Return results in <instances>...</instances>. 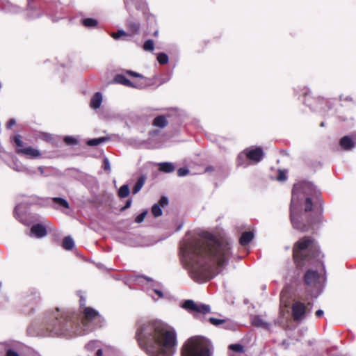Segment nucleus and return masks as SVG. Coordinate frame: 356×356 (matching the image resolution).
<instances>
[{
  "label": "nucleus",
  "instance_id": "nucleus-1",
  "mask_svg": "<svg viewBox=\"0 0 356 356\" xmlns=\"http://www.w3.org/2000/svg\"><path fill=\"white\" fill-rule=\"evenodd\" d=\"M181 261L191 278L203 282L218 274L231 257V245L207 232L184 238L180 245Z\"/></svg>",
  "mask_w": 356,
  "mask_h": 356
},
{
  "label": "nucleus",
  "instance_id": "nucleus-2",
  "mask_svg": "<svg viewBox=\"0 0 356 356\" xmlns=\"http://www.w3.org/2000/svg\"><path fill=\"white\" fill-rule=\"evenodd\" d=\"M136 337L140 347L150 356H172L175 352V332L160 321L141 323Z\"/></svg>",
  "mask_w": 356,
  "mask_h": 356
},
{
  "label": "nucleus",
  "instance_id": "nucleus-3",
  "mask_svg": "<svg viewBox=\"0 0 356 356\" xmlns=\"http://www.w3.org/2000/svg\"><path fill=\"white\" fill-rule=\"evenodd\" d=\"M74 315L68 312L55 311L44 313L40 321H35L28 328L30 332L32 329L35 330L37 335L47 336H66L70 337L75 332L74 329Z\"/></svg>",
  "mask_w": 356,
  "mask_h": 356
},
{
  "label": "nucleus",
  "instance_id": "nucleus-4",
  "mask_svg": "<svg viewBox=\"0 0 356 356\" xmlns=\"http://www.w3.org/2000/svg\"><path fill=\"white\" fill-rule=\"evenodd\" d=\"M318 195V190L312 182L300 181L293 185L290 207V216L294 229L305 232L309 229L313 223L316 222L315 220L305 223L303 220V213L300 211V209L305 199V211H311L312 207V198L317 197ZM318 220H316V221Z\"/></svg>",
  "mask_w": 356,
  "mask_h": 356
},
{
  "label": "nucleus",
  "instance_id": "nucleus-5",
  "mask_svg": "<svg viewBox=\"0 0 356 356\" xmlns=\"http://www.w3.org/2000/svg\"><path fill=\"white\" fill-rule=\"evenodd\" d=\"M293 259L296 265L301 268L312 260H319L321 252L316 241L305 237L297 242L293 250Z\"/></svg>",
  "mask_w": 356,
  "mask_h": 356
},
{
  "label": "nucleus",
  "instance_id": "nucleus-6",
  "mask_svg": "<svg viewBox=\"0 0 356 356\" xmlns=\"http://www.w3.org/2000/svg\"><path fill=\"white\" fill-rule=\"evenodd\" d=\"M213 352L211 341L202 337H195L184 346L181 356H212Z\"/></svg>",
  "mask_w": 356,
  "mask_h": 356
},
{
  "label": "nucleus",
  "instance_id": "nucleus-7",
  "mask_svg": "<svg viewBox=\"0 0 356 356\" xmlns=\"http://www.w3.org/2000/svg\"><path fill=\"white\" fill-rule=\"evenodd\" d=\"M102 321V317L96 310L91 307H85L81 319L83 330L79 331L78 334H85L92 332L95 328L101 327Z\"/></svg>",
  "mask_w": 356,
  "mask_h": 356
},
{
  "label": "nucleus",
  "instance_id": "nucleus-8",
  "mask_svg": "<svg viewBox=\"0 0 356 356\" xmlns=\"http://www.w3.org/2000/svg\"><path fill=\"white\" fill-rule=\"evenodd\" d=\"M305 283L312 296L316 298L323 291L325 278L317 271L308 270L304 277Z\"/></svg>",
  "mask_w": 356,
  "mask_h": 356
},
{
  "label": "nucleus",
  "instance_id": "nucleus-9",
  "mask_svg": "<svg viewBox=\"0 0 356 356\" xmlns=\"http://www.w3.org/2000/svg\"><path fill=\"white\" fill-rule=\"evenodd\" d=\"M264 152L261 147H249L241 152L237 159V165L245 168L251 163H257L262 160Z\"/></svg>",
  "mask_w": 356,
  "mask_h": 356
},
{
  "label": "nucleus",
  "instance_id": "nucleus-10",
  "mask_svg": "<svg viewBox=\"0 0 356 356\" xmlns=\"http://www.w3.org/2000/svg\"><path fill=\"white\" fill-rule=\"evenodd\" d=\"M182 307L190 312H196L198 314H206L211 312V308L209 305L196 303L192 300H186L182 305Z\"/></svg>",
  "mask_w": 356,
  "mask_h": 356
},
{
  "label": "nucleus",
  "instance_id": "nucleus-11",
  "mask_svg": "<svg viewBox=\"0 0 356 356\" xmlns=\"http://www.w3.org/2000/svg\"><path fill=\"white\" fill-rule=\"evenodd\" d=\"M147 281V293L152 298L156 300L163 296L162 286L160 283L154 282L151 278L144 277Z\"/></svg>",
  "mask_w": 356,
  "mask_h": 356
},
{
  "label": "nucleus",
  "instance_id": "nucleus-12",
  "mask_svg": "<svg viewBox=\"0 0 356 356\" xmlns=\"http://www.w3.org/2000/svg\"><path fill=\"white\" fill-rule=\"evenodd\" d=\"M307 312V308L304 303L300 301H296L293 304L292 313L295 321L302 320Z\"/></svg>",
  "mask_w": 356,
  "mask_h": 356
},
{
  "label": "nucleus",
  "instance_id": "nucleus-13",
  "mask_svg": "<svg viewBox=\"0 0 356 356\" xmlns=\"http://www.w3.org/2000/svg\"><path fill=\"white\" fill-rule=\"evenodd\" d=\"M340 145L344 150H351L356 146V133L345 136L340 140Z\"/></svg>",
  "mask_w": 356,
  "mask_h": 356
},
{
  "label": "nucleus",
  "instance_id": "nucleus-14",
  "mask_svg": "<svg viewBox=\"0 0 356 356\" xmlns=\"http://www.w3.org/2000/svg\"><path fill=\"white\" fill-rule=\"evenodd\" d=\"M16 152L19 154H23L29 156L30 159H35L40 156V151L32 147H26L24 148H17Z\"/></svg>",
  "mask_w": 356,
  "mask_h": 356
},
{
  "label": "nucleus",
  "instance_id": "nucleus-15",
  "mask_svg": "<svg viewBox=\"0 0 356 356\" xmlns=\"http://www.w3.org/2000/svg\"><path fill=\"white\" fill-rule=\"evenodd\" d=\"M47 234V232L45 227L40 224L33 225L30 230V236H34L37 238H42L45 236Z\"/></svg>",
  "mask_w": 356,
  "mask_h": 356
},
{
  "label": "nucleus",
  "instance_id": "nucleus-16",
  "mask_svg": "<svg viewBox=\"0 0 356 356\" xmlns=\"http://www.w3.org/2000/svg\"><path fill=\"white\" fill-rule=\"evenodd\" d=\"M252 324L254 327H261L265 330H268L270 323L262 316H254L252 319Z\"/></svg>",
  "mask_w": 356,
  "mask_h": 356
},
{
  "label": "nucleus",
  "instance_id": "nucleus-17",
  "mask_svg": "<svg viewBox=\"0 0 356 356\" xmlns=\"http://www.w3.org/2000/svg\"><path fill=\"white\" fill-rule=\"evenodd\" d=\"M113 81L116 83L122 84L125 86L131 87V88H139L140 86L134 84L130 80H129L123 74H117L114 77Z\"/></svg>",
  "mask_w": 356,
  "mask_h": 356
},
{
  "label": "nucleus",
  "instance_id": "nucleus-18",
  "mask_svg": "<svg viewBox=\"0 0 356 356\" xmlns=\"http://www.w3.org/2000/svg\"><path fill=\"white\" fill-rule=\"evenodd\" d=\"M9 166L13 170L17 172H26L31 173L30 170L23 165L16 157H12V162L9 164Z\"/></svg>",
  "mask_w": 356,
  "mask_h": 356
},
{
  "label": "nucleus",
  "instance_id": "nucleus-19",
  "mask_svg": "<svg viewBox=\"0 0 356 356\" xmlns=\"http://www.w3.org/2000/svg\"><path fill=\"white\" fill-rule=\"evenodd\" d=\"M86 348L88 350H97L96 356H102V349L99 341H91L86 345Z\"/></svg>",
  "mask_w": 356,
  "mask_h": 356
},
{
  "label": "nucleus",
  "instance_id": "nucleus-20",
  "mask_svg": "<svg viewBox=\"0 0 356 356\" xmlns=\"http://www.w3.org/2000/svg\"><path fill=\"white\" fill-rule=\"evenodd\" d=\"M291 297L290 289L288 286H285L280 293V303L282 305L288 307L289 300Z\"/></svg>",
  "mask_w": 356,
  "mask_h": 356
},
{
  "label": "nucleus",
  "instance_id": "nucleus-21",
  "mask_svg": "<svg viewBox=\"0 0 356 356\" xmlns=\"http://www.w3.org/2000/svg\"><path fill=\"white\" fill-rule=\"evenodd\" d=\"M102 103V94L100 92H97L92 97L90 102V106L93 109L99 108Z\"/></svg>",
  "mask_w": 356,
  "mask_h": 356
},
{
  "label": "nucleus",
  "instance_id": "nucleus-22",
  "mask_svg": "<svg viewBox=\"0 0 356 356\" xmlns=\"http://www.w3.org/2000/svg\"><path fill=\"white\" fill-rule=\"evenodd\" d=\"M253 237L254 234L252 232H245L240 238V243L242 245H246L253 239Z\"/></svg>",
  "mask_w": 356,
  "mask_h": 356
},
{
  "label": "nucleus",
  "instance_id": "nucleus-23",
  "mask_svg": "<svg viewBox=\"0 0 356 356\" xmlns=\"http://www.w3.org/2000/svg\"><path fill=\"white\" fill-rule=\"evenodd\" d=\"M159 166V170L164 172L170 173L175 170L174 165L170 162L160 163Z\"/></svg>",
  "mask_w": 356,
  "mask_h": 356
},
{
  "label": "nucleus",
  "instance_id": "nucleus-24",
  "mask_svg": "<svg viewBox=\"0 0 356 356\" xmlns=\"http://www.w3.org/2000/svg\"><path fill=\"white\" fill-rule=\"evenodd\" d=\"M145 179H146V178L145 176H141L138 178V179L137 180L136 183L135 184V185L132 189V193L134 194H136L140 191V189L143 188V186L145 184Z\"/></svg>",
  "mask_w": 356,
  "mask_h": 356
},
{
  "label": "nucleus",
  "instance_id": "nucleus-25",
  "mask_svg": "<svg viewBox=\"0 0 356 356\" xmlns=\"http://www.w3.org/2000/svg\"><path fill=\"white\" fill-rule=\"evenodd\" d=\"M167 124L168 121L163 115L157 116L153 122L154 126L159 128H164Z\"/></svg>",
  "mask_w": 356,
  "mask_h": 356
},
{
  "label": "nucleus",
  "instance_id": "nucleus-26",
  "mask_svg": "<svg viewBox=\"0 0 356 356\" xmlns=\"http://www.w3.org/2000/svg\"><path fill=\"white\" fill-rule=\"evenodd\" d=\"M229 348L236 353L230 354L229 356H239V355H238L237 353H243L245 351L244 347L242 345L238 344V343L231 344L229 346Z\"/></svg>",
  "mask_w": 356,
  "mask_h": 356
},
{
  "label": "nucleus",
  "instance_id": "nucleus-27",
  "mask_svg": "<svg viewBox=\"0 0 356 356\" xmlns=\"http://www.w3.org/2000/svg\"><path fill=\"white\" fill-rule=\"evenodd\" d=\"M74 245V242L71 236H66L63 241V247L67 250H72Z\"/></svg>",
  "mask_w": 356,
  "mask_h": 356
},
{
  "label": "nucleus",
  "instance_id": "nucleus-28",
  "mask_svg": "<svg viewBox=\"0 0 356 356\" xmlns=\"http://www.w3.org/2000/svg\"><path fill=\"white\" fill-rule=\"evenodd\" d=\"M127 27L129 31L131 32V35H133L138 33L140 24L137 22L130 21L127 23Z\"/></svg>",
  "mask_w": 356,
  "mask_h": 356
},
{
  "label": "nucleus",
  "instance_id": "nucleus-29",
  "mask_svg": "<svg viewBox=\"0 0 356 356\" xmlns=\"http://www.w3.org/2000/svg\"><path fill=\"white\" fill-rule=\"evenodd\" d=\"M129 187L127 184L122 185L119 191L118 195L121 198L127 197L129 195Z\"/></svg>",
  "mask_w": 356,
  "mask_h": 356
},
{
  "label": "nucleus",
  "instance_id": "nucleus-30",
  "mask_svg": "<svg viewBox=\"0 0 356 356\" xmlns=\"http://www.w3.org/2000/svg\"><path fill=\"white\" fill-rule=\"evenodd\" d=\"M107 140H108L107 138H105V137L90 139V140H88L87 144L89 146H97V145H99V144L106 141Z\"/></svg>",
  "mask_w": 356,
  "mask_h": 356
},
{
  "label": "nucleus",
  "instance_id": "nucleus-31",
  "mask_svg": "<svg viewBox=\"0 0 356 356\" xmlns=\"http://www.w3.org/2000/svg\"><path fill=\"white\" fill-rule=\"evenodd\" d=\"M83 24L86 27L92 28L98 24V22L93 18H86L83 20Z\"/></svg>",
  "mask_w": 356,
  "mask_h": 356
},
{
  "label": "nucleus",
  "instance_id": "nucleus-32",
  "mask_svg": "<svg viewBox=\"0 0 356 356\" xmlns=\"http://www.w3.org/2000/svg\"><path fill=\"white\" fill-rule=\"evenodd\" d=\"M52 200L56 204H58L60 207H65V208H69V204L68 202L63 198L61 197H53Z\"/></svg>",
  "mask_w": 356,
  "mask_h": 356
},
{
  "label": "nucleus",
  "instance_id": "nucleus-33",
  "mask_svg": "<svg viewBox=\"0 0 356 356\" xmlns=\"http://www.w3.org/2000/svg\"><path fill=\"white\" fill-rule=\"evenodd\" d=\"M154 49V43L152 40H147L143 44V49L146 51H152Z\"/></svg>",
  "mask_w": 356,
  "mask_h": 356
},
{
  "label": "nucleus",
  "instance_id": "nucleus-34",
  "mask_svg": "<svg viewBox=\"0 0 356 356\" xmlns=\"http://www.w3.org/2000/svg\"><path fill=\"white\" fill-rule=\"evenodd\" d=\"M152 213L154 217H159L162 215V210L161 207L155 204L152 207Z\"/></svg>",
  "mask_w": 356,
  "mask_h": 356
},
{
  "label": "nucleus",
  "instance_id": "nucleus-35",
  "mask_svg": "<svg viewBox=\"0 0 356 356\" xmlns=\"http://www.w3.org/2000/svg\"><path fill=\"white\" fill-rule=\"evenodd\" d=\"M157 60L161 65L166 64L168 62V56L164 53H160L157 56Z\"/></svg>",
  "mask_w": 356,
  "mask_h": 356
},
{
  "label": "nucleus",
  "instance_id": "nucleus-36",
  "mask_svg": "<svg viewBox=\"0 0 356 356\" xmlns=\"http://www.w3.org/2000/svg\"><path fill=\"white\" fill-rule=\"evenodd\" d=\"M64 141L67 145H77L79 143L78 140L73 136H65Z\"/></svg>",
  "mask_w": 356,
  "mask_h": 356
},
{
  "label": "nucleus",
  "instance_id": "nucleus-37",
  "mask_svg": "<svg viewBox=\"0 0 356 356\" xmlns=\"http://www.w3.org/2000/svg\"><path fill=\"white\" fill-rule=\"evenodd\" d=\"M209 321L213 325L219 326L223 324L225 322V320L211 317L209 318Z\"/></svg>",
  "mask_w": 356,
  "mask_h": 356
},
{
  "label": "nucleus",
  "instance_id": "nucleus-38",
  "mask_svg": "<svg viewBox=\"0 0 356 356\" xmlns=\"http://www.w3.org/2000/svg\"><path fill=\"white\" fill-rule=\"evenodd\" d=\"M128 34L123 30H118L115 33H112L111 36L115 40L119 39L122 36L127 35Z\"/></svg>",
  "mask_w": 356,
  "mask_h": 356
},
{
  "label": "nucleus",
  "instance_id": "nucleus-39",
  "mask_svg": "<svg viewBox=\"0 0 356 356\" xmlns=\"http://www.w3.org/2000/svg\"><path fill=\"white\" fill-rule=\"evenodd\" d=\"M286 173L284 170H280L276 179L279 181H284L286 179Z\"/></svg>",
  "mask_w": 356,
  "mask_h": 356
},
{
  "label": "nucleus",
  "instance_id": "nucleus-40",
  "mask_svg": "<svg viewBox=\"0 0 356 356\" xmlns=\"http://www.w3.org/2000/svg\"><path fill=\"white\" fill-rule=\"evenodd\" d=\"M147 213V211H143L142 213H140L139 215H138V216L136 217V218H135V222H137V223H140V222H142L144 220V219H145V216H146Z\"/></svg>",
  "mask_w": 356,
  "mask_h": 356
},
{
  "label": "nucleus",
  "instance_id": "nucleus-41",
  "mask_svg": "<svg viewBox=\"0 0 356 356\" xmlns=\"http://www.w3.org/2000/svg\"><path fill=\"white\" fill-rule=\"evenodd\" d=\"M189 170L186 168H180L177 170V175L179 177H184L188 174Z\"/></svg>",
  "mask_w": 356,
  "mask_h": 356
},
{
  "label": "nucleus",
  "instance_id": "nucleus-42",
  "mask_svg": "<svg viewBox=\"0 0 356 356\" xmlns=\"http://www.w3.org/2000/svg\"><path fill=\"white\" fill-rule=\"evenodd\" d=\"M14 140H15V143H16V145H17V148H24L23 147V142L21 139V136H19V135H17L15 136V138H14Z\"/></svg>",
  "mask_w": 356,
  "mask_h": 356
},
{
  "label": "nucleus",
  "instance_id": "nucleus-43",
  "mask_svg": "<svg viewBox=\"0 0 356 356\" xmlns=\"http://www.w3.org/2000/svg\"><path fill=\"white\" fill-rule=\"evenodd\" d=\"M40 294L36 291L33 293V297H31L29 298V301H31L34 303H37L38 302L40 301Z\"/></svg>",
  "mask_w": 356,
  "mask_h": 356
},
{
  "label": "nucleus",
  "instance_id": "nucleus-44",
  "mask_svg": "<svg viewBox=\"0 0 356 356\" xmlns=\"http://www.w3.org/2000/svg\"><path fill=\"white\" fill-rule=\"evenodd\" d=\"M159 205L160 207H165V205H167L168 204V200L166 197H162L159 202Z\"/></svg>",
  "mask_w": 356,
  "mask_h": 356
},
{
  "label": "nucleus",
  "instance_id": "nucleus-45",
  "mask_svg": "<svg viewBox=\"0 0 356 356\" xmlns=\"http://www.w3.org/2000/svg\"><path fill=\"white\" fill-rule=\"evenodd\" d=\"M4 356H19V354L13 350L12 349H8L6 350V354Z\"/></svg>",
  "mask_w": 356,
  "mask_h": 356
},
{
  "label": "nucleus",
  "instance_id": "nucleus-46",
  "mask_svg": "<svg viewBox=\"0 0 356 356\" xmlns=\"http://www.w3.org/2000/svg\"><path fill=\"white\" fill-rule=\"evenodd\" d=\"M104 168L105 170H109L111 169L109 161L106 158L104 159Z\"/></svg>",
  "mask_w": 356,
  "mask_h": 356
},
{
  "label": "nucleus",
  "instance_id": "nucleus-47",
  "mask_svg": "<svg viewBox=\"0 0 356 356\" xmlns=\"http://www.w3.org/2000/svg\"><path fill=\"white\" fill-rule=\"evenodd\" d=\"M127 73L134 77H143V76L140 74L134 71L128 70L127 71Z\"/></svg>",
  "mask_w": 356,
  "mask_h": 356
},
{
  "label": "nucleus",
  "instance_id": "nucleus-48",
  "mask_svg": "<svg viewBox=\"0 0 356 356\" xmlns=\"http://www.w3.org/2000/svg\"><path fill=\"white\" fill-rule=\"evenodd\" d=\"M6 352V347L4 344L0 343V356H3Z\"/></svg>",
  "mask_w": 356,
  "mask_h": 356
},
{
  "label": "nucleus",
  "instance_id": "nucleus-49",
  "mask_svg": "<svg viewBox=\"0 0 356 356\" xmlns=\"http://www.w3.org/2000/svg\"><path fill=\"white\" fill-rule=\"evenodd\" d=\"M16 124V121L15 119H10L7 123V127L10 129L13 125Z\"/></svg>",
  "mask_w": 356,
  "mask_h": 356
},
{
  "label": "nucleus",
  "instance_id": "nucleus-50",
  "mask_svg": "<svg viewBox=\"0 0 356 356\" xmlns=\"http://www.w3.org/2000/svg\"><path fill=\"white\" fill-rule=\"evenodd\" d=\"M138 0H124V4L126 7H128L129 4L136 3Z\"/></svg>",
  "mask_w": 356,
  "mask_h": 356
},
{
  "label": "nucleus",
  "instance_id": "nucleus-51",
  "mask_svg": "<svg viewBox=\"0 0 356 356\" xmlns=\"http://www.w3.org/2000/svg\"><path fill=\"white\" fill-rule=\"evenodd\" d=\"M340 101L341 102H348V101L353 102L352 99L350 97L347 96L346 97H343V96H342V95L340 96Z\"/></svg>",
  "mask_w": 356,
  "mask_h": 356
},
{
  "label": "nucleus",
  "instance_id": "nucleus-52",
  "mask_svg": "<svg viewBox=\"0 0 356 356\" xmlns=\"http://www.w3.org/2000/svg\"><path fill=\"white\" fill-rule=\"evenodd\" d=\"M323 314H324V312H323V310H321V309H318V310H317V311L316 312V316H317V317H318V318H320V317L323 316Z\"/></svg>",
  "mask_w": 356,
  "mask_h": 356
},
{
  "label": "nucleus",
  "instance_id": "nucleus-53",
  "mask_svg": "<svg viewBox=\"0 0 356 356\" xmlns=\"http://www.w3.org/2000/svg\"><path fill=\"white\" fill-rule=\"evenodd\" d=\"M79 302L81 307L84 306L86 305V300L81 296H80Z\"/></svg>",
  "mask_w": 356,
  "mask_h": 356
},
{
  "label": "nucleus",
  "instance_id": "nucleus-54",
  "mask_svg": "<svg viewBox=\"0 0 356 356\" xmlns=\"http://www.w3.org/2000/svg\"><path fill=\"white\" fill-rule=\"evenodd\" d=\"M27 7H28V10H33V6H32V5L31 4V3H28Z\"/></svg>",
  "mask_w": 356,
  "mask_h": 356
},
{
  "label": "nucleus",
  "instance_id": "nucleus-55",
  "mask_svg": "<svg viewBox=\"0 0 356 356\" xmlns=\"http://www.w3.org/2000/svg\"><path fill=\"white\" fill-rule=\"evenodd\" d=\"M38 170H39L40 174H43L44 173V168H43V167H42V166L38 167Z\"/></svg>",
  "mask_w": 356,
  "mask_h": 356
},
{
  "label": "nucleus",
  "instance_id": "nucleus-56",
  "mask_svg": "<svg viewBox=\"0 0 356 356\" xmlns=\"http://www.w3.org/2000/svg\"><path fill=\"white\" fill-rule=\"evenodd\" d=\"M130 205H131V201H130V200H129V201H127V204H126V205H125L124 208H128V207H130Z\"/></svg>",
  "mask_w": 356,
  "mask_h": 356
},
{
  "label": "nucleus",
  "instance_id": "nucleus-57",
  "mask_svg": "<svg viewBox=\"0 0 356 356\" xmlns=\"http://www.w3.org/2000/svg\"><path fill=\"white\" fill-rule=\"evenodd\" d=\"M39 16H40V15H39V14H38V15H31V16H30V17H31V18H34V17H39Z\"/></svg>",
  "mask_w": 356,
  "mask_h": 356
},
{
  "label": "nucleus",
  "instance_id": "nucleus-58",
  "mask_svg": "<svg viewBox=\"0 0 356 356\" xmlns=\"http://www.w3.org/2000/svg\"><path fill=\"white\" fill-rule=\"evenodd\" d=\"M18 10V8H15V9L13 10V12H17Z\"/></svg>",
  "mask_w": 356,
  "mask_h": 356
},
{
  "label": "nucleus",
  "instance_id": "nucleus-59",
  "mask_svg": "<svg viewBox=\"0 0 356 356\" xmlns=\"http://www.w3.org/2000/svg\"><path fill=\"white\" fill-rule=\"evenodd\" d=\"M158 35V31H155L154 33V35L156 36Z\"/></svg>",
  "mask_w": 356,
  "mask_h": 356
},
{
  "label": "nucleus",
  "instance_id": "nucleus-60",
  "mask_svg": "<svg viewBox=\"0 0 356 356\" xmlns=\"http://www.w3.org/2000/svg\"><path fill=\"white\" fill-rule=\"evenodd\" d=\"M211 170V168L209 167V168H207L206 170L207 171H209V170Z\"/></svg>",
  "mask_w": 356,
  "mask_h": 356
},
{
  "label": "nucleus",
  "instance_id": "nucleus-61",
  "mask_svg": "<svg viewBox=\"0 0 356 356\" xmlns=\"http://www.w3.org/2000/svg\"><path fill=\"white\" fill-rule=\"evenodd\" d=\"M18 208H19V207H18V206H17V207H15V212H17V211Z\"/></svg>",
  "mask_w": 356,
  "mask_h": 356
},
{
  "label": "nucleus",
  "instance_id": "nucleus-62",
  "mask_svg": "<svg viewBox=\"0 0 356 356\" xmlns=\"http://www.w3.org/2000/svg\"><path fill=\"white\" fill-rule=\"evenodd\" d=\"M321 127H323V126H324V123H323V122H322V123L321 124Z\"/></svg>",
  "mask_w": 356,
  "mask_h": 356
}]
</instances>
